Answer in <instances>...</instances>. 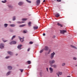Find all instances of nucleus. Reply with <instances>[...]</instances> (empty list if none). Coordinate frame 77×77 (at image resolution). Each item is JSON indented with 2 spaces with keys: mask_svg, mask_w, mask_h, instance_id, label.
Instances as JSON below:
<instances>
[{
  "mask_svg": "<svg viewBox=\"0 0 77 77\" xmlns=\"http://www.w3.org/2000/svg\"><path fill=\"white\" fill-rule=\"evenodd\" d=\"M17 43V42L15 41H13L10 42V44L12 45V44H15Z\"/></svg>",
  "mask_w": 77,
  "mask_h": 77,
  "instance_id": "4",
  "label": "nucleus"
},
{
  "mask_svg": "<svg viewBox=\"0 0 77 77\" xmlns=\"http://www.w3.org/2000/svg\"><path fill=\"white\" fill-rule=\"evenodd\" d=\"M57 1L58 2H60L61 1V0H57Z\"/></svg>",
  "mask_w": 77,
  "mask_h": 77,
  "instance_id": "43",
  "label": "nucleus"
},
{
  "mask_svg": "<svg viewBox=\"0 0 77 77\" xmlns=\"http://www.w3.org/2000/svg\"><path fill=\"white\" fill-rule=\"evenodd\" d=\"M50 66L51 67H53L54 68H56L57 67V66L55 64H50Z\"/></svg>",
  "mask_w": 77,
  "mask_h": 77,
  "instance_id": "3",
  "label": "nucleus"
},
{
  "mask_svg": "<svg viewBox=\"0 0 77 77\" xmlns=\"http://www.w3.org/2000/svg\"><path fill=\"white\" fill-rule=\"evenodd\" d=\"M57 25L58 26H60V27H63V25L60 23H57Z\"/></svg>",
  "mask_w": 77,
  "mask_h": 77,
  "instance_id": "10",
  "label": "nucleus"
},
{
  "mask_svg": "<svg viewBox=\"0 0 77 77\" xmlns=\"http://www.w3.org/2000/svg\"><path fill=\"white\" fill-rule=\"evenodd\" d=\"M7 1L6 0H5L4 1H2V3H5Z\"/></svg>",
  "mask_w": 77,
  "mask_h": 77,
  "instance_id": "25",
  "label": "nucleus"
},
{
  "mask_svg": "<svg viewBox=\"0 0 77 77\" xmlns=\"http://www.w3.org/2000/svg\"><path fill=\"white\" fill-rule=\"evenodd\" d=\"M43 2H45V0H44Z\"/></svg>",
  "mask_w": 77,
  "mask_h": 77,
  "instance_id": "49",
  "label": "nucleus"
},
{
  "mask_svg": "<svg viewBox=\"0 0 77 77\" xmlns=\"http://www.w3.org/2000/svg\"><path fill=\"white\" fill-rule=\"evenodd\" d=\"M12 66H8V69H9V70H11V69H12Z\"/></svg>",
  "mask_w": 77,
  "mask_h": 77,
  "instance_id": "13",
  "label": "nucleus"
},
{
  "mask_svg": "<svg viewBox=\"0 0 77 77\" xmlns=\"http://www.w3.org/2000/svg\"><path fill=\"white\" fill-rule=\"evenodd\" d=\"M73 59L74 60H76L77 59V58L75 57H73Z\"/></svg>",
  "mask_w": 77,
  "mask_h": 77,
  "instance_id": "35",
  "label": "nucleus"
},
{
  "mask_svg": "<svg viewBox=\"0 0 77 77\" xmlns=\"http://www.w3.org/2000/svg\"><path fill=\"white\" fill-rule=\"evenodd\" d=\"M28 24L29 25V26H31V22H29L28 23Z\"/></svg>",
  "mask_w": 77,
  "mask_h": 77,
  "instance_id": "22",
  "label": "nucleus"
},
{
  "mask_svg": "<svg viewBox=\"0 0 77 77\" xmlns=\"http://www.w3.org/2000/svg\"><path fill=\"white\" fill-rule=\"evenodd\" d=\"M15 35H13V37L11 38V40H13V39H14V38H15Z\"/></svg>",
  "mask_w": 77,
  "mask_h": 77,
  "instance_id": "26",
  "label": "nucleus"
},
{
  "mask_svg": "<svg viewBox=\"0 0 77 77\" xmlns=\"http://www.w3.org/2000/svg\"><path fill=\"white\" fill-rule=\"evenodd\" d=\"M21 23H24V22L22 21Z\"/></svg>",
  "mask_w": 77,
  "mask_h": 77,
  "instance_id": "50",
  "label": "nucleus"
},
{
  "mask_svg": "<svg viewBox=\"0 0 77 77\" xmlns=\"http://www.w3.org/2000/svg\"><path fill=\"white\" fill-rule=\"evenodd\" d=\"M40 3V0H39V3Z\"/></svg>",
  "mask_w": 77,
  "mask_h": 77,
  "instance_id": "51",
  "label": "nucleus"
},
{
  "mask_svg": "<svg viewBox=\"0 0 77 77\" xmlns=\"http://www.w3.org/2000/svg\"><path fill=\"white\" fill-rule=\"evenodd\" d=\"M75 66H77V65H75Z\"/></svg>",
  "mask_w": 77,
  "mask_h": 77,
  "instance_id": "55",
  "label": "nucleus"
},
{
  "mask_svg": "<svg viewBox=\"0 0 77 77\" xmlns=\"http://www.w3.org/2000/svg\"><path fill=\"white\" fill-rule=\"evenodd\" d=\"M30 48H28L27 49V51H30Z\"/></svg>",
  "mask_w": 77,
  "mask_h": 77,
  "instance_id": "38",
  "label": "nucleus"
},
{
  "mask_svg": "<svg viewBox=\"0 0 77 77\" xmlns=\"http://www.w3.org/2000/svg\"><path fill=\"white\" fill-rule=\"evenodd\" d=\"M65 63H63L62 64V66H65Z\"/></svg>",
  "mask_w": 77,
  "mask_h": 77,
  "instance_id": "41",
  "label": "nucleus"
},
{
  "mask_svg": "<svg viewBox=\"0 0 77 77\" xmlns=\"http://www.w3.org/2000/svg\"><path fill=\"white\" fill-rule=\"evenodd\" d=\"M16 56H17V55H18V54H16Z\"/></svg>",
  "mask_w": 77,
  "mask_h": 77,
  "instance_id": "54",
  "label": "nucleus"
},
{
  "mask_svg": "<svg viewBox=\"0 0 77 77\" xmlns=\"http://www.w3.org/2000/svg\"><path fill=\"white\" fill-rule=\"evenodd\" d=\"M8 54H10V55H12V53L11 51H8L7 52Z\"/></svg>",
  "mask_w": 77,
  "mask_h": 77,
  "instance_id": "17",
  "label": "nucleus"
},
{
  "mask_svg": "<svg viewBox=\"0 0 77 77\" xmlns=\"http://www.w3.org/2000/svg\"><path fill=\"white\" fill-rule=\"evenodd\" d=\"M60 33H62V34H64V33H66V30H60Z\"/></svg>",
  "mask_w": 77,
  "mask_h": 77,
  "instance_id": "5",
  "label": "nucleus"
},
{
  "mask_svg": "<svg viewBox=\"0 0 77 77\" xmlns=\"http://www.w3.org/2000/svg\"><path fill=\"white\" fill-rule=\"evenodd\" d=\"M57 75L58 76V77H59V74H58V73H57Z\"/></svg>",
  "mask_w": 77,
  "mask_h": 77,
  "instance_id": "47",
  "label": "nucleus"
},
{
  "mask_svg": "<svg viewBox=\"0 0 77 77\" xmlns=\"http://www.w3.org/2000/svg\"><path fill=\"white\" fill-rule=\"evenodd\" d=\"M59 74L60 75H61L62 74V72H59Z\"/></svg>",
  "mask_w": 77,
  "mask_h": 77,
  "instance_id": "37",
  "label": "nucleus"
},
{
  "mask_svg": "<svg viewBox=\"0 0 77 77\" xmlns=\"http://www.w3.org/2000/svg\"><path fill=\"white\" fill-rule=\"evenodd\" d=\"M51 50H49V52L48 53V54H49V53H50V52H51Z\"/></svg>",
  "mask_w": 77,
  "mask_h": 77,
  "instance_id": "44",
  "label": "nucleus"
},
{
  "mask_svg": "<svg viewBox=\"0 0 77 77\" xmlns=\"http://www.w3.org/2000/svg\"><path fill=\"white\" fill-rule=\"evenodd\" d=\"M2 41L4 42H7V41H8V40L4 41V40H3V38L2 39Z\"/></svg>",
  "mask_w": 77,
  "mask_h": 77,
  "instance_id": "33",
  "label": "nucleus"
},
{
  "mask_svg": "<svg viewBox=\"0 0 77 77\" xmlns=\"http://www.w3.org/2000/svg\"><path fill=\"white\" fill-rule=\"evenodd\" d=\"M9 58V56H7L5 57V59H8V58Z\"/></svg>",
  "mask_w": 77,
  "mask_h": 77,
  "instance_id": "40",
  "label": "nucleus"
},
{
  "mask_svg": "<svg viewBox=\"0 0 77 77\" xmlns=\"http://www.w3.org/2000/svg\"><path fill=\"white\" fill-rule=\"evenodd\" d=\"M17 23H18V24H20V23H21V22H19V21H18L17 22Z\"/></svg>",
  "mask_w": 77,
  "mask_h": 77,
  "instance_id": "39",
  "label": "nucleus"
},
{
  "mask_svg": "<svg viewBox=\"0 0 77 77\" xmlns=\"http://www.w3.org/2000/svg\"><path fill=\"white\" fill-rule=\"evenodd\" d=\"M44 50L46 51H48V47L47 46H45L44 48L43 49Z\"/></svg>",
  "mask_w": 77,
  "mask_h": 77,
  "instance_id": "9",
  "label": "nucleus"
},
{
  "mask_svg": "<svg viewBox=\"0 0 77 77\" xmlns=\"http://www.w3.org/2000/svg\"><path fill=\"white\" fill-rule=\"evenodd\" d=\"M33 29L34 30H36L38 29V26H34L33 27Z\"/></svg>",
  "mask_w": 77,
  "mask_h": 77,
  "instance_id": "12",
  "label": "nucleus"
},
{
  "mask_svg": "<svg viewBox=\"0 0 77 77\" xmlns=\"http://www.w3.org/2000/svg\"><path fill=\"white\" fill-rule=\"evenodd\" d=\"M55 54V53L53 52V53H51V55L50 56V58L51 59H53L54 57V55Z\"/></svg>",
  "mask_w": 77,
  "mask_h": 77,
  "instance_id": "1",
  "label": "nucleus"
},
{
  "mask_svg": "<svg viewBox=\"0 0 77 77\" xmlns=\"http://www.w3.org/2000/svg\"><path fill=\"white\" fill-rule=\"evenodd\" d=\"M18 38H19V39L20 41H21V42H23V41H24V38H22L20 37H18Z\"/></svg>",
  "mask_w": 77,
  "mask_h": 77,
  "instance_id": "7",
  "label": "nucleus"
},
{
  "mask_svg": "<svg viewBox=\"0 0 77 77\" xmlns=\"http://www.w3.org/2000/svg\"><path fill=\"white\" fill-rule=\"evenodd\" d=\"M59 16H60V15H59V14L58 13L55 15V17H59Z\"/></svg>",
  "mask_w": 77,
  "mask_h": 77,
  "instance_id": "18",
  "label": "nucleus"
},
{
  "mask_svg": "<svg viewBox=\"0 0 77 77\" xmlns=\"http://www.w3.org/2000/svg\"><path fill=\"white\" fill-rule=\"evenodd\" d=\"M22 47V45H18L17 46V48L18 49H20V50H21V48Z\"/></svg>",
  "mask_w": 77,
  "mask_h": 77,
  "instance_id": "11",
  "label": "nucleus"
},
{
  "mask_svg": "<svg viewBox=\"0 0 77 77\" xmlns=\"http://www.w3.org/2000/svg\"><path fill=\"white\" fill-rule=\"evenodd\" d=\"M26 1L28 2V3H31V1H28V0H26Z\"/></svg>",
  "mask_w": 77,
  "mask_h": 77,
  "instance_id": "23",
  "label": "nucleus"
},
{
  "mask_svg": "<svg viewBox=\"0 0 77 77\" xmlns=\"http://www.w3.org/2000/svg\"><path fill=\"white\" fill-rule=\"evenodd\" d=\"M49 70L50 71V73H52L53 72V68H52L51 67H50L49 68Z\"/></svg>",
  "mask_w": 77,
  "mask_h": 77,
  "instance_id": "8",
  "label": "nucleus"
},
{
  "mask_svg": "<svg viewBox=\"0 0 77 77\" xmlns=\"http://www.w3.org/2000/svg\"><path fill=\"white\" fill-rule=\"evenodd\" d=\"M8 24L5 23L4 24V26L5 27H7V26H8Z\"/></svg>",
  "mask_w": 77,
  "mask_h": 77,
  "instance_id": "24",
  "label": "nucleus"
},
{
  "mask_svg": "<svg viewBox=\"0 0 77 77\" xmlns=\"http://www.w3.org/2000/svg\"><path fill=\"white\" fill-rule=\"evenodd\" d=\"M27 19H22V20L23 21H26V20H27Z\"/></svg>",
  "mask_w": 77,
  "mask_h": 77,
  "instance_id": "32",
  "label": "nucleus"
},
{
  "mask_svg": "<svg viewBox=\"0 0 77 77\" xmlns=\"http://www.w3.org/2000/svg\"><path fill=\"white\" fill-rule=\"evenodd\" d=\"M70 46H71V47L72 48L74 49H77V48L74 46H73L72 45H71Z\"/></svg>",
  "mask_w": 77,
  "mask_h": 77,
  "instance_id": "14",
  "label": "nucleus"
},
{
  "mask_svg": "<svg viewBox=\"0 0 77 77\" xmlns=\"http://www.w3.org/2000/svg\"><path fill=\"white\" fill-rule=\"evenodd\" d=\"M54 38H55V36L54 35Z\"/></svg>",
  "mask_w": 77,
  "mask_h": 77,
  "instance_id": "52",
  "label": "nucleus"
},
{
  "mask_svg": "<svg viewBox=\"0 0 77 77\" xmlns=\"http://www.w3.org/2000/svg\"><path fill=\"white\" fill-rule=\"evenodd\" d=\"M11 73V72H9L8 73H7L6 74V75H9Z\"/></svg>",
  "mask_w": 77,
  "mask_h": 77,
  "instance_id": "20",
  "label": "nucleus"
},
{
  "mask_svg": "<svg viewBox=\"0 0 77 77\" xmlns=\"http://www.w3.org/2000/svg\"><path fill=\"white\" fill-rule=\"evenodd\" d=\"M23 33H26V31H23Z\"/></svg>",
  "mask_w": 77,
  "mask_h": 77,
  "instance_id": "45",
  "label": "nucleus"
},
{
  "mask_svg": "<svg viewBox=\"0 0 77 77\" xmlns=\"http://www.w3.org/2000/svg\"><path fill=\"white\" fill-rule=\"evenodd\" d=\"M0 48L1 49L4 48V44H1L0 45Z\"/></svg>",
  "mask_w": 77,
  "mask_h": 77,
  "instance_id": "6",
  "label": "nucleus"
},
{
  "mask_svg": "<svg viewBox=\"0 0 77 77\" xmlns=\"http://www.w3.org/2000/svg\"><path fill=\"white\" fill-rule=\"evenodd\" d=\"M15 17L14 16L13 17V21H15Z\"/></svg>",
  "mask_w": 77,
  "mask_h": 77,
  "instance_id": "27",
  "label": "nucleus"
},
{
  "mask_svg": "<svg viewBox=\"0 0 77 77\" xmlns=\"http://www.w3.org/2000/svg\"><path fill=\"white\" fill-rule=\"evenodd\" d=\"M46 70L48 72V68H46Z\"/></svg>",
  "mask_w": 77,
  "mask_h": 77,
  "instance_id": "42",
  "label": "nucleus"
},
{
  "mask_svg": "<svg viewBox=\"0 0 77 77\" xmlns=\"http://www.w3.org/2000/svg\"><path fill=\"white\" fill-rule=\"evenodd\" d=\"M23 2H20L18 3V5H19L20 6H21V5H23Z\"/></svg>",
  "mask_w": 77,
  "mask_h": 77,
  "instance_id": "15",
  "label": "nucleus"
},
{
  "mask_svg": "<svg viewBox=\"0 0 77 77\" xmlns=\"http://www.w3.org/2000/svg\"><path fill=\"white\" fill-rule=\"evenodd\" d=\"M10 26L11 27H15V25L14 24H11L10 25Z\"/></svg>",
  "mask_w": 77,
  "mask_h": 77,
  "instance_id": "19",
  "label": "nucleus"
},
{
  "mask_svg": "<svg viewBox=\"0 0 77 77\" xmlns=\"http://www.w3.org/2000/svg\"><path fill=\"white\" fill-rule=\"evenodd\" d=\"M40 75L41 76V77H42V72H40Z\"/></svg>",
  "mask_w": 77,
  "mask_h": 77,
  "instance_id": "28",
  "label": "nucleus"
},
{
  "mask_svg": "<svg viewBox=\"0 0 77 77\" xmlns=\"http://www.w3.org/2000/svg\"><path fill=\"white\" fill-rule=\"evenodd\" d=\"M26 25L25 24H23V25H22L19 26V27H24V26H26Z\"/></svg>",
  "mask_w": 77,
  "mask_h": 77,
  "instance_id": "16",
  "label": "nucleus"
},
{
  "mask_svg": "<svg viewBox=\"0 0 77 77\" xmlns=\"http://www.w3.org/2000/svg\"><path fill=\"white\" fill-rule=\"evenodd\" d=\"M27 62L29 64H30V63H31V62H30V61H27Z\"/></svg>",
  "mask_w": 77,
  "mask_h": 77,
  "instance_id": "31",
  "label": "nucleus"
},
{
  "mask_svg": "<svg viewBox=\"0 0 77 77\" xmlns=\"http://www.w3.org/2000/svg\"><path fill=\"white\" fill-rule=\"evenodd\" d=\"M43 36H45V33H43Z\"/></svg>",
  "mask_w": 77,
  "mask_h": 77,
  "instance_id": "46",
  "label": "nucleus"
},
{
  "mask_svg": "<svg viewBox=\"0 0 77 77\" xmlns=\"http://www.w3.org/2000/svg\"><path fill=\"white\" fill-rule=\"evenodd\" d=\"M8 8H12V6L10 5H8Z\"/></svg>",
  "mask_w": 77,
  "mask_h": 77,
  "instance_id": "30",
  "label": "nucleus"
},
{
  "mask_svg": "<svg viewBox=\"0 0 77 77\" xmlns=\"http://www.w3.org/2000/svg\"><path fill=\"white\" fill-rule=\"evenodd\" d=\"M20 71H21V72H23V69H20Z\"/></svg>",
  "mask_w": 77,
  "mask_h": 77,
  "instance_id": "34",
  "label": "nucleus"
},
{
  "mask_svg": "<svg viewBox=\"0 0 77 77\" xmlns=\"http://www.w3.org/2000/svg\"><path fill=\"white\" fill-rule=\"evenodd\" d=\"M67 77H70V76H67Z\"/></svg>",
  "mask_w": 77,
  "mask_h": 77,
  "instance_id": "53",
  "label": "nucleus"
},
{
  "mask_svg": "<svg viewBox=\"0 0 77 77\" xmlns=\"http://www.w3.org/2000/svg\"><path fill=\"white\" fill-rule=\"evenodd\" d=\"M37 6L39 5V0H37Z\"/></svg>",
  "mask_w": 77,
  "mask_h": 77,
  "instance_id": "21",
  "label": "nucleus"
},
{
  "mask_svg": "<svg viewBox=\"0 0 77 77\" xmlns=\"http://www.w3.org/2000/svg\"><path fill=\"white\" fill-rule=\"evenodd\" d=\"M55 63V61L54 60H50L49 61V63L50 65H52Z\"/></svg>",
  "mask_w": 77,
  "mask_h": 77,
  "instance_id": "2",
  "label": "nucleus"
},
{
  "mask_svg": "<svg viewBox=\"0 0 77 77\" xmlns=\"http://www.w3.org/2000/svg\"><path fill=\"white\" fill-rule=\"evenodd\" d=\"M10 32H13V30H11L10 31Z\"/></svg>",
  "mask_w": 77,
  "mask_h": 77,
  "instance_id": "48",
  "label": "nucleus"
},
{
  "mask_svg": "<svg viewBox=\"0 0 77 77\" xmlns=\"http://www.w3.org/2000/svg\"><path fill=\"white\" fill-rule=\"evenodd\" d=\"M33 42H29V44H33Z\"/></svg>",
  "mask_w": 77,
  "mask_h": 77,
  "instance_id": "36",
  "label": "nucleus"
},
{
  "mask_svg": "<svg viewBox=\"0 0 77 77\" xmlns=\"http://www.w3.org/2000/svg\"><path fill=\"white\" fill-rule=\"evenodd\" d=\"M43 51H44V49H43L42 50H41L40 51V53H42V52H43Z\"/></svg>",
  "mask_w": 77,
  "mask_h": 77,
  "instance_id": "29",
  "label": "nucleus"
}]
</instances>
